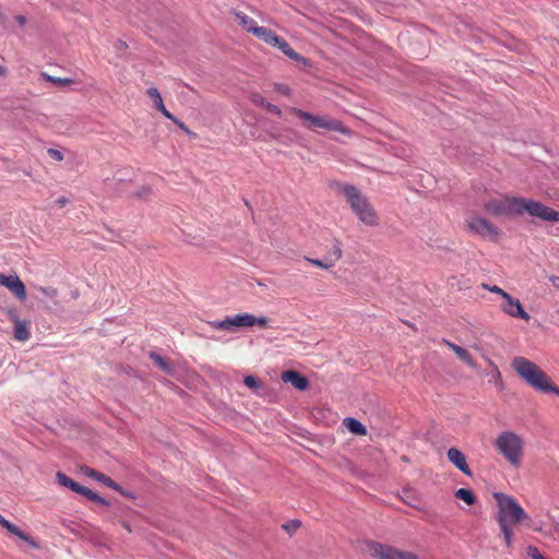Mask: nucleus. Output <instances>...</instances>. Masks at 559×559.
<instances>
[{"label":"nucleus","instance_id":"f257e3e1","mask_svg":"<svg viewBox=\"0 0 559 559\" xmlns=\"http://www.w3.org/2000/svg\"><path fill=\"white\" fill-rule=\"evenodd\" d=\"M492 497L497 504L495 520L507 548L510 549L513 546L514 528L524 525L535 532L542 531V527L533 526L532 518L513 496L496 491Z\"/></svg>","mask_w":559,"mask_h":559},{"label":"nucleus","instance_id":"f03ea898","mask_svg":"<svg viewBox=\"0 0 559 559\" xmlns=\"http://www.w3.org/2000/svg\"><path fill=\"white\" fill-rule=\"evenodd\" d=\"M511 367L534 390L559 396V386L535 362L525 357L516 356L512 359Z\"/></svg>","mask_w":559,"mask_h":559},{"label":"nucleus","instance_id":"7ed1b4c3","mask_svg":"<svg viewBox=\"0 0 559 559\" xmlns=\"http://www.w3.org/2000/svg\"><path fill=\"white\" fill-rule=\"evenodd\" d=\"M511 367L534 390L559 396V386L535 362L525 357L516 356L512 359Z\"/></svg>","mask_w":559,"mask_h":559},{"label":"nucleus","instance_id":"20e7f679","mask_svg":"<svg viewBox=\"0 0 559 559\" xmlns=\"http://www.w3.org/2000/svg\"><path fill=\"white\" fill-rule=\"evenodd\" d=\"M495 448L511 466L515 468L521 466L525 441L520 435L510 430L502 431L495 440Z\"/></svg>","mask_w":559,"mask_h":559},{"label":"nucleus","instance_id":"39448f33","mask_svg":"<svg viewBox=\"0 0 559 559\" xmlns=\"http://www.w3.org/2000/svg\"><path fill=\"white\" fill-rule=\"evenodd\" d=\"M340 191L346 198L350 209L360 222L368 226H377L379 224V216L376 210L356 187L343 185Z\"/></svg>","mask_w":559,"mask_h":559},{"label":"nucleus","instance_id":"423d86ee","mask_svg":"<svg viewBox=\"0 0 559 559\" xmlns=\"http://www.w3.org/2000/svg\"><path fill=\"white\" fill-rule=\"evenodd\" d=\"M290 112L300 120H302V126L307 129H324L328 131H334L342 134H349V129L345 127L344 123L341 122L340 120L326 116L312 115L308 111L301 110L296 107L290 108Z\"/></svg>","mask_w":559,"mask_h":559},{"label":"nucleus","instance_id":"0eeeda50","mask_svg":"<svg viewBox=\"0 0 559 559\" xmlns=\"http://www.w3.org/2000/svg\"><path fill=\"white\" fill-rule=\"evenodd\" d=\"M521 198L502 197L491 199L484 204L485 211L492 216H521Z\"/></svg>","mask_w":559,"mask_h":559},{"label":"nucleus","instance_id":"6e6552de","mask_svg":"<svg viewBox=\"0 0 559 559\" xmlns=\"http://www.w3.org/2000/svg\"><path fill=\"white\" fill-rule=\"evenodd\" d=\"M367 550L374 559H418L414 552L373 540L367 543Z\"/></svg>","mask_w":559,"mask_h":559},{"label":"nucleus","instance_id":"1a4fd4ad","mask_svg":"<svg viewBox=\"0 0 559 559\" xmlns=\"http://www.w3.org/2000/svg\"><path fill=\"white\" fill-rule=\"evenodd\" d=\"M521 215L528 214L545 222H559V212L532 199L521 198Z\"/></svg>","mask_w":559,"mask_h":559},{"label":"nucleus","instance_id":"9d476101","mask_svg":"<svg viewBox=\"0 0 559 559\" xmlns=\"http://www.w3.org/2000/svg\"><path fill=\"white\" fill-rule=\"evenodd\" d=\"M466 229L483 238H488L497 241L500 236V230L492 223L481 216H472L466 219Z\"/></svg>","mask_w":559,"mask_h":559},{"label":"nucleus","instance_id":"9b49d317","mask_svg":"<svg viewBox=\"0 0 559 559\" xmlns=\"http://www.w3.org/2000/svg\"><path fill=\"white\" fill-rule=\"evenodd\" d=\"M502 299L503 304L500 309L504 314L526 322L531 320V316L524 310L520 299L512 297L509 293Z\"/></svg>","mask_w":559,"mask_h":559},{"label":"nucleus","instance_id":"f8f14e48","mask_svg":"<svg viewBox=\"0 0 559 559\" xmlns=\"http://www.w3.org/2000/svg\"><path fill=\"white\" fill-rule=\"evenodd\" d=\"M230 318L231 329L234 328H250L258 325L260 328H266L269 319L266 317H254L251 313H239Z\"/></svg>","mask_w":559,"mask_h":559},{"label":"nucleus","instance_id":"ddd939ff","mask_svg":"<svg viewBox=\"0 0 559 559\" xmlns=\"http://www.w3.org/2000/svg\"><path fill=\"white\" fill-rule=\"evenodd\" d=\"M0 525L5 528L10 534L16 536L24 542L32 549H39V543L29 534L23 532L16 525L8 521L2 514H0Z\"/></svg>","mask_w":559,"mask_h":559},{"label":"nucleus","instance_id":"4468645a","mask_svg":"<svg viewBox=\"0 0 559 559\" xmlns=\"http://www.w3.org/2000/svg\"><path fill=\"white\" fill-rule=\"evenodd\" d=\"M0 285L7 287L19 300L26 299V288L17 275L5 276L0 273Z\"/></svg>","mask_w":559,"mask_h":559},{"label":"nucleus","instance_id":"2eb2a0df","mask_svg":"<svg viewBox=\"0 0 559 559\" xmlns=\"http://www.w3.org/2000/svg\"><path fill=\"white\" fill-rule=\"evenodd\" d=\"M448 460L464 475L472 476V469L469 468L465 454L457 448H450L447 452Z\"/></svg>","mask_w":559,"mask_h":559},{"label":"nucleus","instance_id":"dca6fc26","mask_svg":"<svg viewBox=\"0 0 559 559\" xmlns=\"http://www.w3.org/2000/svg\"><path fill=\"white\" fill-rule=\"evenodd\" d=\"M281 378L285 383H290L299 391H306L309 388V380L298 371L285 370L282 372Z\"/></svg>","mask_w":559,"mask_h":559},{"label":"nucleus","instance_id":"f3484780","mask_svg":"<svg viewBox=\"0 0 559 559\" xmlns=\"http://www.w3.org/2000/svg\"><path fill=\"white\" fill-rule=\"evenodd\" d=\"M443 343L449 348H451L455 353L457 358L461 359L464 364H466L468 367L473 369H477V364L467 349L445 340H443Z\"/></svg>","mask_w":559,"mask_h":559},{"label":"nucleus","instance_id":"a211bd4d","mask_svg":"<svg viewBox=\"0 0 559 559\" xmlns=\"http://www.w3.org/2000/svg\"><path fill=\"white\" fill-rule=\"evenodd\" d=\"M146 95L153 100V107L156 110L162 112L167 119H174V115L165 107L162 95L156 87H150L146 91Z\"/></svg>","mask_w":559,"mask_h":559},{"label":"nucleus","instance_id":"6ab92c4d","mask_svg":"<svg viewBox=\"0 0 559 559\" xmlns=\"http://www.w3.org/2000/svg\"><path fill=\"white\" fill-rule=\"evenodd\" d=\"M84 474L86 476H88L93 479H96L97 481L106 485L107 487H109L111 489H115L117 491L121 490L120 486L115 480H112L110 477L106 476L105 474H103L94 468L85 467Z\"/></svg>","mask_w":559,"mask_h":559},{"label":"nucleus","instance_id":"aec40b11","mask_svg":"<svg viewBox=\"0 0 559 559\" xmlns=\"http://www.w3.org/2000/svg\"><path fill=\"white\" fill-rule=\"evenodd\" d=\"M14 323V338L17 341H27L31 337V332L28 329V323L25 321H21L17 316L13 317Z\"/></svg>","mask_w":559,"mask_h":559},{"label":"nucleus","instance_id":"412c9836","mask_svg":"<svg viewBox=\"0 0 559 559\" xmlns=\"http://www.w3.org/2000/svg\"><path fill=\"white\" fill-rule=\"evenodd\" d=\"M253 35L270 46H273L274 43L277 41L278 37V35H276L272 29L264 26H258V28H254Z\"/></svg>","mask_w":559,"mask_h":559},{"label":"nucleus","instance_id":"4be33fe9","mask_svg":"<svg viewBox=\"0 0 559 559\" xmlns=\"http://www.w3.org/2000/svg\"><path fill=\"white\" fill-rule=\"evenodd\" d=\"M343 426L348 429L349 432L356 436H366L367 429L366 427L358 420L353 417H346L343 419Z\"/></svg>","mask_w":559,"mask_h":559},{"label":"nucleus","instance_id":"5701e85b","mask_svg":"<svg viewBox=\"0 0 559 559\" xmlns=\"http://www.w3.org/2000/svg\"><path fill=\"white\" fill-rule=\"evenodd\" d=\"M273 47H277L285 56L295 61L301 60L300 55L296 52L283 37L278 36L277 41L274 43Z\"/></svg>","mask_w":559,"mask_h":559},{"label":"nucleus","instance_id":"b1692460","mask_svg":"<svg viewBox=\"0 0 559 559\" xmlns=\"http://www.w3.org/2000/svg\"><path fill=\"white\" fill-rule=\"evenodd\" d=\"M235 16L239 25L248 33L253 34L254 28H258L259 26L252 17L248 16L243 12H236Z\"/></svg>","mask_w":559,"mask_h":559},{"label":"nucleus","instance_id":"393cba45","mask_svg":"<svg viewBox=\"0 0 559 559\" xmlns=\"http://www.w3.org/2000/svg\"><path fill=\"white\" fill-rule=\"evenodd\" d=\"M148 357L154 361L155 366L163 370L165 373H174V368L171 364L167 359L162 357L159 354L155 352H150Z\"/></svg>","mask_w":559,"mask_h":559},{"label":"nucleus","instance_id":"a878e982","mask_svg":"<svg viewBox=\"0 0 559 559\" xmlns=\"http://www.w3.org/2000/svg\"><path fill=\"white\" fill-rule=\"evenodd\" d=\"M56 478H57V481H58L59 485H61L63 487H67V488H70L72 491H74L76 493H79L80 490H82V486L80 484H78L76 481H74L70 477H68L62 472H58L56 474Z\"/></svg>","mask_w":559,"mask_h":559},{"label":"nucleus","instance_id":"bb28decb","mask_svg":"<svg viewBox=\"0 0 559 559\" xmlns=\"http://www.w3.org/2000/svg\"><path fill=\"white\" fill-rule=\"evenodd\" d=\"M454 496L464 501L467 506H473L476 502V496L471 489L460 488L454 492Z\"/></svg>","mask_w":559,"mask_h":559},{"label":"nucleus","instance_id":"cd10ccee","mask_svg":"<svg viewBox=\"0 0 559 559\" xmlns=\"http://www.w3.org/2000/svg\"><path fill=\"white\" fill-rule=\"evenodd\" d=\"M80 495L86 497L87 499L92 500V501H95L99 504H103V506H107L108 502L102 498L99 495H97L96 492L92 491L91 489L82 486V490H80L79 492Z\"/></svg>","mask_w":559,"mask_h":559},{"label":"nucleus","instance_id":"c85d7f7f","mask_svg":"<svg viewBox=\"0 0 559 559\" xmlns=\"http://www.w3.org/2000/svg\"><path fill=\"white\" fill-rule=\"evenodd\" d=\"M210 325L215 330H227V331L231 330L229 317H227L225 320H222V321L210 322Z\"/></svg>","mask_w":559,"mask_h":559},{"label":"nucleus","instance_id":"c756f323","mask_svg":"<svg viewBox=\"0 0 559 559\" xmlns=\"http://www.w3.org/2000/svg\"><path fill=\"white\" fill-rule=\"evenodd\" d=\"M46 80L53 84H58V85H71L74 82L72 79L56 78V76H50V75H46Z\"/></svg>","mask_w":559,"mask_h":559},{"label":"nucleus","instance_id":"7c9ffc66","mask_svg":"<svg viewBox=\"0 0 559 559\" xmlns=\"http://www.w3.org/2000/svg\"><path fill=\"white\" fill-rule=\"evenodd\" d=\"M250 100L252 102L253 105H255L258 107H265V105L267 104L265 98L262 95H260L259 93H252L250 95Z\"/></svg>","mask_w":559,"mask_h":559},{"label":"nucleus","instance_id":"2f4dec72","mask_svg":"<svg viewBox=\"0 0 559 559\" xmlns=\"http://www.w3.org/2000/svg\"><path fill=\"white\" fill-rule=\"evenodd\" d=\"M481 288L486 289V290H489L491 293H495V294H498L500 295L502 298L508 294L506 290H503L502 288H500L499 286L497 285H492L490 286L489 284H486V283H483L481 284Z\"/></svg>","mask_w":559,"mask_h":559},{"label":"nucleus","instance_id":"473e14b6","mask_svg":"<svg viewBox=\"0 0 559 559\" xmlns=\"http://www.w3.org/2000/svg\"><path fill=\"white\" fill-rule=\"evenodd\" d=\"M307 261L310 262L311 264H313L320 269H324V270L332 267L334 264V262H324L322 260L311 259V258H307Z\"/></svg>","mask_w":559,"mask_h":559},{"label":"nucleus","instance_id":"72a5a7b5","mask_svg":"<svg viewBox=\"0 0 559 559\" xmlns=\"http://www.w3.org/2000/svg\"><path fill=\"white\" fill-rule=\"evenodd\" d=\"M301 523L298 520H293L288 523L283 524V528L289 534L296 532L300 527Z\"/></svg>","mask_w":559,"mask_h":559},{"label":"nucleus","instance_id":"f704fd0d","mask_svg":"<svg viewBox=\"0 0 559 559\" xmlns=\"http://www.w3.org/2000/svg\"><path fill=\"white\" fill-rule=\"evenodd\" d=\"M38 290L48 298H56L58 289L55 287H39Z\"/></svg>","mask_w":559,"mask_h":559},{"label":"nucleus","instance_id":"c9c22d12","mask_svg":"<svg viewBox=\"0 0 559 559\" xmlns=\"http://www.w3.org/2000/svg\"><path fill=\"white\" fill-rule=\"evenodd\" d=\"M243 383L250 389L260 388V382L253 376H247L243 379Z\"/></svg>","mask_w":559,"mask_h":559},{"label":"nucleus","instance_id":"e433bc0d","mask_svg":"<svg viewBox=\"0 0 559 559\" xmlns=\"http://www.w3.org/2000/svg\"><path fill=\"white\" fill-rule=\"evenodd\" d=\"M47 153H48V155H49L51 158H53V159H56V160H58V162H61V160H63V158H64V156H63L62 152H61V151H59V150H57V148H48Z\"/></svg>","mask_w":559,"mask_h":559},{"label":"nucleus","instance_id":"4c0bfd02","mask_svg":"<svg viewBox=\"0 0 559 559\" xmlns=\"http://www.w3.org/2000/svg\"><path fill=\"white\" fill-rule=\"evenodd\" d=\"M269 112H272L274 115H277V116H281L282 115V110L280 109V107H277L276 105H273L271 103L267 102V104L265 105L264 107Z\"/></svg>","mask_w":559,"mask_h":559},{"label":"nucleus","instance_id":"58836bf2","mask_svg":"<svg viewBox=\"0 0 559 559\" xmlns=\"http://www.w3.org/2000/svg\"><path fill=\"white\" fill-rule=\"evenodd\" d=\"M170 121H173L175 124H177L182 131H185L186 133L188 134H193L189 128L183 123L181 122L180 120H178L175 116H174V119H169Z\"/></svg>","mask_w":559,"mask_h":559},{"label":"nucleus","instance_id":"ea45409f","mask_svg":"<svg viewBox=\"0 0 559 559\" xmlns=\"http://www.w3.org/2000/svg\"><path fill=\"white\" fill-rule=\"evenodd\" d=\"M151 194V189L147 188V187H142L139 191H138V195L139 197H147Z\"/></svg>","mask_w":559,"mask_h":559},{"label":"nucleus","instance_id":"a19ab883","mask_svg":"<svg viewBox=\"0 0 559 559\" xmlns=\"http://www.w3.org/2000/svg\"><path fill=\"white\" fill-rule=\"evenodd\" d=\"M333 255H334V261H337L342 258V249L338 246L334 247Z\"/></svg>","mask_w":559,"mask_h":559},{"label":"nucleus","instance_id":"79ce46f5","mask_svg":"<svg viewBox=\"0 0 559 559\" xmlns=\"http://www.w3.org/2000/svg\"><path fill=\"white\" fill-rule=\"evenodd\" d=\"M68 202L69 200L66 197H60L59 199H57L56 204L59 207H63Z\"/></svg>","mask_w":559,"mask_h":559},{"label":"nucleus","instance_id":"37998d69","mask_svg":"<svg viewBox=\"0 0 559 559\" xmlns=\"http://www.w3.org/2000/svg\"><path fill=\"white\" fill-rule=\"evenodd\" d=\"M550 282L552 283V285L557 288H559V276H551L550 278Z\"/></svg>","mask_w":559,"mask_h":559},{"label":"nucleus","instance_id":"c03bdc74","mask_svg":"<svg viewBox=\"0 0 559 559\" xmlns=\"http://www.w3.org/2000/svg\"><path fill=\"white\" fill-rule=\"evenodd\" d=\"M16 21L20 25H24L26 23V19L23 15H17Z\"/></svg>","mask_w":559,"mask_h":559},{"label":"nucleus","instance_id":"a18cd8bd","mask_svg":"<svg viewBox=\"0 0 559 559\" xmlns=\"http://www.w3.org/2000/svg\"><path fill=\"white\" fill-rule=\"evenodd\" d=\"M4 75H7V68H4L0 64V76H4Z\"/></svg>","mask_w":559,"mask_h":559},{"label":"nucleus","instance_id":"49530a36","mask_svg":"<svg viewBox=\"0 0 559 559\" xmlns=\"http://www.w3.org/2000/svg\"><path fill=\"white\" fill-rule=\"evenodd\" d=\"M278 91H281V92H282V93H284V94H288L289 88H288V87L278 88Z\"/></svg>","mask_w":559,"mask_h":559},{"label":"nucleus","instance_id":"de8ad7c7","mask_svg":"<svg viewBox=\"0 0 559 559\" xmlns=\"http://www.w3.org/2000/svg\"><path fill=\"white\" fill-rule=\"evenodd\" d=\"M124 527L130 531V526L128 524H124Z\"/></svg>","mask_w":559,"mask_h":559}]
</instances>
